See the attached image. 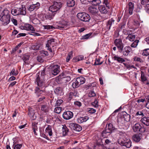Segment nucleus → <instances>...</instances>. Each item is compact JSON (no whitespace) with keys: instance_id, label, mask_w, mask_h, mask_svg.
Returning <instances> with one entry per match:
<instances>
[{"instance_id":"1","label":"nucleus","mask_w":149,"mask_h":149,"mask_svg":"<svg viewBox=\"0 0 149 149\" xmlns=\"http://www.w3.org/2000/svg\"><path fill=\"white\" fill-rule=\"evenodd\" d=\"M10 19L9 11L7 9L4 10L0 16V20L3 25H6L9 24Z\"/></svg>"},{"instance_id":"2","label":"nucleus","mask_w":149,"mask_h":149,"mask_svg":"<svg viewBox=\"0 0 149 149\" xmlns=\"http://www.w3.org/2000/svg\"><path fill=\"white\" fill-rule=\"evenodd\" d=\"M130 115L125 112H124L123 116L118 119L117 122L119 125L122 126L125 124V121H124L128 122L130 120Z\"/></svg>"},{"instance_id":"3","label":"nucleus","mask_w":149,"mask_h":149,"mask_svg":"<svg viewBox=\"0 0 149 149\" xmlns=\"http://www.w3.org/2000/svg\"><path fill=\"white\" fill-rule=\"evenodd\" d=\"M118 143L121 146L130 148L131 146V142L130 139L125 138H121L118 140Z\"/></svg>"},{"instance_id":"4","label":"nucleus","mask_w":149,"mask_h":149,"mask_svg":"<svg viewBox=\"0 0 149 149\" xmlns=\"http://www.w3.org/2000/svg\"><path fill=\"white\" fill-rule=\"evenodd\" d=\"M12 14L15 16L17 15H25L26 14V8H23L22 7L20 8H14L11 10Z\"/></svg>"},{"instance_id":"5","label":"nucleus","mask_w":149,"mask_h":149,"mask_svg":"<svg viewBox=\"0 0 149 149\" xmlns=\"http://www.w3.org/2000/svg\"><path fill=\"white\" fill-rule=\"evenodd\" d=\"M77 17L81 20L84 22H88L90 19L89 15L85 12L78 13Z\"/></svg>"},{"instance_id":"6","label":"nucleus","mask_w":149,"mask_h":149,"mask_svg":"<svg viewBox=\"0 0 149 149\" xmlns=\"http://www.w3.org/2000/svg\"><path fill=\"white\" fill-rule=\"evenodd\" d=\"M85 81V79L81 77L77 78L75 81L72 83V86L73 88H77L82 84H84Z\"/></svg>"},{"instance_id":"7","label":"nucleus","mask_w":149,"mask_h":149,"mask_svg":"<svg viewBox=\"0 0 149 149\" xmlns=\"http://www.w3.org/2000/svg\"><path fill=\"white\" fill-rule=\"evenodd\" d=\"M62 5L61 2H54L52 5L49 7V10L53 13L56 12L61 7Z\"/></svg>"},{"instance_id":"8","label":"nucleus","mask_w":149,"mask_h":149,"mask_svg":"<svg viewBox=\"0 0 149 149\" xmlns=\"http://www.w3.org/2000/svg\"><path fill=\"white\" fill-rule=\"evenodd\" d=\"M36 82L38 86H44V79L43 76L40 77L39 75H38L36 79L35 83Z\"/></svg>"},{"instance_id":"9","label":"nucleus","mask_w":149,"mask_h":149,"mask_svg":"<svg viewBox=\"0 0 149 149\" xmlns=\"http://www.w3.org/2000/svg\"><path fill=\"white\" fill-rule=\"evenodd\" d=\"M82 4H88L89 3H91L93 5L97 6L100 4L101 2L100 0H80Z\"/></svg>"},{"instance_id":"10","label":"nucleus","mask_w":149,"mask_h":149,"mask_svg":"<svg viewBox=\"0 0 149 149\" xmlns=\"http://www.w3.org/2000/svg\"><path fill=\"white\" fill-rule=\"evenodd\" d=\"M115 43L119 50H120V52H122L124 46L122 40L120 39H116L115 40Z\"/></svg>"},{"instance_id":"11","label":"nucleus","mask_w":149,"mask_h":149,"mask_svg":"<svg viewBox=\"0 0 149 149\" xmlns=\"http://www.w3.org/2000/svg\"><path fill=\"white\" fill-rule=\"evenodd\" d=\"M69 127L72 129L78 132H79L82 130L81 127L79 125L74 123H70Z\"/></svg>"},{"instance_id":"12","label":"nucleus","mask_w":149,"mask_h":149,"mask_svg":"<svg viewBox=\"0 0 149 149\" xmlns=\"http://www.w3.org/2000/svg\"><path fill=\"white\" fill-rule=\"evenodd\" d=\"M51 69L52 73L54 75H57L60 72V66L58 65L52 66Z\"/></svg>"},{"instance_id":"13","label":"nucleus","mask_w":149,"mask_h":149,"mask_svg":"<svg viewBox=\"0 0 149 149\" xmlns=\"http://www.w3.org/2000/svg\"><path fill=\"white\" fill-rule=\"evenodd\" d=\"M73 115L72 112L70 111H67L63 113V117L65 119L69 120L73 117Z\"/></svg>"},{"instance_id":"14","label":"nucleus","mask_w":149,"mask_h":149,"mask_svg":"<svg viewBox=\"0 0 149 149\" xmlns=\"http://www.w3.org/2000/svg\"><path fill=\"white\" fill-rule=\"evenodd\" d=\"M88 10L90 13L94 15L97 14L98 12V8L93 6L89 7Z\"/></svg>"},{"instance_id":"15","label":"nucleus","mask_w":149,"mask_h":149,"mask_svg":"<svg viewBox=\"0 0 149 149\" xmlns=\"http://www.w3.org/2000/svg\"><path fill=\"white\" fill-rule=\"evenodd\" d=\"M40 6V3L37 2L36 4H33L31 5L29 8V10L31 11H32L35 9L37 10L38 8Z\"/></svg>"},{"instance_id":"16","label":"nucleus","mask_w":149,"mask_h":149,"mask_svg":"<svg viewBox=\"0 0 149 149\" xmlns=\"http://www.w3.org/2000/svg\"><path fill=\"white\" fill-rule=\"evenodd\" d=\"M112 132L106 128L102 132V136L104 138H107L108 135H109L112 133Z\"/></svg>"},{"instance_id":"17","label":"nucleus","mask_w":149,"mask_h":149,"mask_svg":"<svg viewBox=\"0 0 149 149\" xmlns=\"http://www.w3.org/2000/svg\"><path fill=\"white\" fill-rule=\"evenodd\" d=\"M114 22L115 20L113 18H111L108 21L107 26L108 30L111 29V26H113L114 25Z\"/></svg>"},{"instance_id":"18","label":"nucleus","mask_w":149,"mask_h":149,"mask_svg":"<svg viewBox=\"0 0 149 149\" xmlns=\"http://www.w3.org/2000/svg\"><path fill=\"white\" fill-rule=\"evenodd\" d=\"M63 88L58 87L54 90V92L56 94L61 95L63 94Z\"/></svg>"},{"instance_id":"19","label":"nucleus","mask_w":149,"mask_h":149,"mask_svg":"<svg viewBox=\"0 0 149 149\" xmlns=\"http://www.w3.org/2000/svg\"><path fill=\"white\" fill-rule=\"evenodd\" d=\"M28 114L29 116L31 117V119L32 120H34L36 119V117L34 116V111L33 110L32 108L29 109Z\"/></svg>"},{"instance_id":"20","label":"nucleus","mask_w":149,"mask_h":149,"mask_svg":"<svg viewBox=\"0 0 149 149\" xmlns=\"http://www.w3.org/2000/svg\"><path fill=\"white\" fill-rule=\"evenodd\" d=\"M131 49L130 47L129 46H127L125 47L123 51H122L123 54L125 56H126L129 54V53L130 52Z\"/></svg>"},{"instance_id":"21","label":"nucleus","mask_w":149,"mask_h":149,"mask_svg":"<svg viewBox=\"0 0 149 149\" xmlns=\"http://www.w3.org/2000/svg\"><path fill=\"white\" fill-rule=\"evenodd\" d=\"M141 126L139 123H136L133 126V128L134 132H138L140 131L141 129Z\"/></svg>"},{"instance_id":"22","label":"nucleus","mask_w":149,"mask_h":149,"mask_svg":"<svg viewBox=\"0 0 149 149\" xmlns=\"http://www.w3.org/2000/svg\"><path fill=\"white\" fill-rule=\"evenodd\" d=\"M141 121L146 125H149V117H144L141 120Z\"/></svg>"},{"instance_id":"23","label":"nucleus","mask_w":149,"mask_h":149,"mask_svg":"<svg viewBox=\"0 0 149 149\" xmlns=\"http://www.w3.org/2000/svg\"><path fill=\"white\" fill-rule=\"evenodd\" d=\"M98 10L103 14H105L107 13V10L104 6H101L98 7Z\"/></svg>"},{"instance_id":"24","label":"nucleus","mask_w":149,"mask_h":149,"mask_svg":"<svg viewBox=\"0 0 149 149\" xmlns=\"http://www.w3.org/2000/svg\"><path fill=\"white\" fill-rule=\"evenodd\" d=\"M37 123L35 122H33L32 123V128L34 133V134L36 135H37V134L36 132V130L37 131L38 127L37 125Z\"/></svg>"},{"instance_id":"25","label":"nucleus","mask_w":149,"mask_h":149,"mask_svg":"<svg viewBox=\"0 0 149 149\" xmlns=\"http://www.w3.org/2000/svg\"><path fill=\"white\" fill-rule=\"evenodd\" d=\"M129 13L130 15H132L134 9V4L132 2H130L129 3Z\"/></svg>"},{"instance_id":"26","label":"nucleus","mask_w":149,"mask_h":149,"mask_svg":"<svg viewBox=\"0 0 149 149\" xmlns=\"http://www.w3.org/2000/svg\"><path fill=\"white\" fill-rule=\"evenodd\" d=\"M89 119V118L87 116H85L84 117H80L78 118L77 119L78 122L79 123H81L85 122L88 120Z\"/></svg>"},{"instance_id":"27","label":"nucleus","mask_w":149,"mask_h":149,"mask_svg":"<svg viewBox=\"0 0 149 149\" xmlns=\"http://www.w3.org/2000/svg\"><path fill=\"white\" fill-rule=\"evenodd\" d=\"M67 6L69 7L73 6L75 4V1L74 0H66Z\"/></svg>"},{"instance_id":"28","label":"nucleus","mask_w":149,"mask_h":149,"mask_svg":"<svg viewBox=\"0 0 149 149\" xmlns=\"http://www.w3.org/2000/svg\"><path fill=\"white\" fill-rule=\"evenodd\" d=\"M133 139L135 141L139 142L141 140L140 136L139 134H136L133 136Z\"/></svg>"},{"instance_id":"29","label":"nucleus","mask_w":149,"mask_h":149,"mask_svg":"<svg viewBox=\"0 0 149 149\" xmlns=\"http://www.w3.org/2000/svg\"><path fill=\"white\" fill-rule=\"evenodd\" d=\"M24 28L27 30H31L32 31H35V30L33 27L31 25L27 24L24 26Z\"/></svg>"},{"instance_id":"30","label":"nucleus","mask_w":149,"mask_h":149,"mask_svg":"<svg viewBox=\"0 0 149 149\" xmlns=\"http://www.w3.org/2000/svg\"><path fill=\"white\" fill-rule=\"evenodd\" d=\"M41 110L45 113L48 112L49 107L47 104L43 105L41 107Z\"/></svg>"},{"instance_id":"31","label":"nucleus","mask_w":149,"mask_h":149,"mask_svg":"<svg viewBox=\"0 0 149 149\" xmlns=\"http://www.w3.org/2000/svg\"><path fill=\"white\" fill-rule=\"evenodd\" d=\"M114 59L116 60L118 62L122 63L125 61V60L123 58L119 57L117 56H115L113 58Z\"/></svg>"},{"instance_id":"32","label":"nucleus","mask_w":149,"mask_h":149,"mask_svg":"<svg viewBox=\"0 0 149 149\" xmlns=\"http://www.w3.org/2000/svg\"><path fill=\"white\" fill-rule=\"evenodd\" d=\"M135 38V35L131 34H129L128 36L126 37V39L130 41H132L134 40Z\"/></svg>"},{"instance_id":"33","label":"nucleus","mask_w":149,"mask_h":149,"mask_svg":"<svg viewBox=\"0 0 149 149\" xmlns=\"http://www.w3.org/2000/svg\"><path fill=\"white\" fill-rule=\"evenodd\" d=\"M71 80V78L70 76L62 77V80L63 82L65 83Z\"/></svg>"},{"instance_id":"34","label":"nucleus","mask_w":149,"mask_h":149,"mask_svg":"<svg viewBox=\"0 0 149 149\" xmlns=\"http://www.w3.org/2000/svg\"><path fill=\"white\" fill-rule=\"evenodd\" d=\"M69 131L68 129L65 126H63V127L62 132L63 136H66L68 134Z\"/></svg>"},{"instance_id":"35","label":"nucleus","mask_w":149,"mask_h":149,"mask_svg":"<svg viewBox=\"0 0 149 149\" xmlns=\"http://www.w3.org/2000/svg\"><path fill=\"white\" fill-rule=\"evenodd\" d=\"M29 56L27 55H24L23 58L22 59L25 63L27 64H29L28 60H29Z\"/></svg>"},{"instance_id":"36","label":"nucleus","mask_w":149,"mask_h":149,"mask_svg":"<svg viewBox=\"0 0 149 149\" xmlns=\"http://www.w3.org/2000/svg\"><path fill=\"white\" fill-rule=\"evenodd\" d=\"M40 45L36 44L32 46V48L35 50H37L40 49Z\"/></svg>"},{"instance_id":"37","label":"nucleus","mask_w":149,"mask_h":149,"mask_svg":"<svg viewBox=\"0 0 149 149\" xmlns=\"http://www.w3.org/2000/svg\"><path fill=\"white\" fill-rule=\"evenodd\" d=\"M43 86L40 87V86H37L36 88L35 89V93H37L39 92L42 91V88Z\"/></svg>"},{"instance_id":"38","label":"nucleus","mask_w":149,"mask_h":149,"mask_svg":"<svg viewBox=\"0 0 149 149\" xmlns=\"http://www.w3.org/2000/svg\"><path fill=\"white\" fill-rule=\"evenodd\" d=\"M18 74V71L17 70H15V69H13L11 72L10 73V75H14L15 76L17 75Z\"/></svg>"},{"instance_id":"39","label":"nucleus","mask_w":149,"mask_h":149,"mask_svg":"<svg viewBox=\"0 0 149 149\" xmlns=\"http://www.w3.org/2000/svg\"><path fill=\"white\" fill-rule=\"evenodd\" d=\"M139 40H136L131 45V46L132 47H136L138 45V43L139 42Z\"/></svg>"},{"instance_id":"40","label":"nucleus","mask_w":149,"mask_h":149,"mask_svg":"<svg viewBox=\"0 0 149 149\" xmlns=\"http://www.w3.org/2000/svg\"><path fill=\"white\" fill-rule=\"evenodd\" d=\"M62 77H61V76L60 75L57 77L56 78V81L58 84H60L62 82H63L62 80Z\"/></svg>"},{"instance_id":"41","label":"nucleus","mask_w":149,"mask_h":149,"mask_svg":"<svg viewBox=\"0 0 149 149\" xmlns=\"http://www.w3.org/2000/svg\"><path fill=\"white\" fill-rule=\"evenodd\" d=\"M61 107H57L55 108L54 111L56 113H59L61 111Z\"/></svg>"},{"instance_id":"42","label":"nucleus","mask_w":149,"mask_h":149,"mask_svg":"<svg viewBox=\"0 0 149 149\" xmlns=\"http://www.w3.org/2000/svg\"><path fill=\"white\" fill-rule=\"evenodd\" d=\"M100 58H98L97 59L96 58L95 60V61L94 64V65H101L103 63V62L102 61L101 62H100Z\"/></svg>"},{"instance_id":"43","label":"nucleus","mask_w":149,"mask_h":149,"mask_svg":"<svg viewBox=\"0 0 149 149\" xmlns=\"http://www.w3.org/2000/svg\"><path fill=\"white\" fill-rule=\"evenodd\" d=\"M142 55L143 56H148L149 55V49L144 50L142 53Z\"/></svg>"},{"instance_id":"44","label":"nucleus","mask_w":149,"mask_h":149,"mask_svg":"<svg viewBox=\"0 0 149 149\" xmlns=\"http://www.w3.org/2000/svg\"><path fill=\"white\" fill-rule=\"evenodd\" d=\"M107 129L112 131L113 130H115L116 129L113 127L112 124L111 123H109L108 124V127H107Z\"/></svg>"},{"instance_id":"45","label":"nucleus","mask_w":149,"mask_h":149,"mask_svg":"<svg viewBox=\"0 0 149 149\" xmlns=\"http://www.w3.org/2000/svg\"><path fill=\"white\" fill-rule=\"evenodd\" d=\"M63 102V100L61 99L58 100H57L55 106H58L60 105Z\"/></svg>"},{"instance_id":"46","label":"nucleus","mask_w":149,"mask_h":149,"mask_svg":"<svg viewBox=\"0 0 149 149\" xmlns=\"http://www.w3.org/2000/svg\"><path fill=\"white\" fill-rule=\"evenodd\" d=\"M72 52L71 51L69 53L68 55L66 58V61L67 62H68L70 60V58H71V56L72 54Z\"/></svg>"},{"instance_id":"47","label":"nucleus","mask_w":149,"mask_h":149,"mask_svg":"<svg viewBox=\"0 0 149 149\" xmlns=\"http://www.w3.org/2000/svg\"><path fill=\"white\" fill-rule=\"evenodd\" d=\"M92 33H89L86 34L85 35L82 36V38L84 39H88L91 36Z\"/></svg>"},{"instance_id":"48","label":"nucleus","mask_w":149,"mask_h":149,"mask_svg":"<svg viewBox=\"0 0 149 149\" xmlns=\"http://www.w3.org/2000/svg\"><path fill=\"white\" fill-rule=\"evenodd\" d=\"M88 95L90 97H93L96 95V94L94 91H91L89 93Z\"/></svg>"},{"instance_id":"49","label":"nucleus","mask_w":149,"mask_h":149,"mask_svg":"<svg viewBox=\"0 0 149 149\" xmlns=\"http://www.w3.org/2000/svg\"><path fill=\"white\" fill-rule=\"evenodd\" d=\"M43 26L45 29H52L54 28V27L53 26L50 25H45L44 26Z\"/></svg>"},{"instance_id":"50","label":"nucleus","mask_w":149,"mask_h":149,"mask_svg":"<svg viewBox=\"0 0 149 149\" xmlns=\"http://www.w3.org/2000/svg\"><path fill=\"white\" fill-rule=\"evenodd\" d=\"M141 3L142 5H144L149 2V0H140Z\"/></svg>"},{"instance_id":"51","label":"nucleus","mask_w":149,"mask_h":149,"mask_svg":"<svg viewBox=\"0 0 149 149\" xmlns=\"http://www.w3.org/2000/svg\"><path fill=\"white\" fill-rule=\"evenodd\" d=\"M37 61L40 63H42L44 61V59L42 58V57L41 56L37 57Z\"/></svg>"},{"instance_id":"52","label":"nucleus","mask_w":149,"mask_h":149,"mask_svg":"<svg viewBox=\"0 0 149 149\" xmlns=\"http://www.w3.org/2000/svg\"><path fill=\"white\" fill-rule=\"evenodd\" d=\"M14 149H20L22 146L21 144H17L15 146L13 145Z\"/></svg>"},{"instance_id":"53","label":"nucleus","mask_w":149,"mask_h":149,"mask_svg":"<svg viewBox=\"0 0 149 149\" xmlns=\"http://www.w3.org/2000/svg\"><path fill=\"white\" fill-rule=\"evenodd\" d=\"M136 116H144V114L142 111H137L136 114H135Z\"/></svg>"},{"instance_id":"54","label":"nucleus","mask_w":149,"mask_h":149,"mask_svg":"<svg viewBox=\"0 0 149 149\" xmlns=\"http://www.w3.org/2000/svg\"><path fill=\"white\" fill-rule=\"evenodd\" d=\"M74 103L75 105H77L78 107H80L81 105V102L79 101L74 102Z\"/></svg>"},{"instance_id":"55","label":"nucleus","mask_w":149,"mask_h":149,"mask_svg":"<svg viewBox=\"0 0 149 149\" xmlns=\"http://www.w3.org/2000/svg\"><path fill=\"white\" fill-rule=\"evenodd\" d=\"M88 111L89 113H93L96 112V110L92 108H89V110Z\"/></svg>"},{"instance_id":"56","label":"nucleus","mask_w":149,"mask_h":149,"mask_svg":"<svg viewBox=\"0 0 149 149\" xmlns=\"http://www.w3.org/2000/svg\"><path fill=\"white\" fill-rule=\"evenodd\" d=\"M40 21L37 19H34L33 20V22L34 24H37L39 23Z\"/></svg>"},{"instance_id":"57","label":"nucleus","mask_w":149,"mask_h":149,"mask_svg":"<svg viewBox=\"0 0 149 149\" xmlns=\"http://www.w3.org/2000/svg\"><path fill=\"white\" fill-rule=\"evenodd\" d=\"M54 39L52 38L49 40H48L47 41V42L51 46L52 42H54Z\"/></svg>"},{"instance_id":"58","label":"nucleus","mask_w":149,"mask_h":149,"mask_svg":"<svg viewBox=\"0 0 149 149\" xmlns=\"http://www.w3.org/2000/svg\"><path fill=\"white\" fill-rule=\"evenodd\" d=\"M92 104L95 107H98L97 104V101L95 100L94 102L92 103Z\"/></svg>"},{"instance_id":"59","label":"nucleus","mask_w":149,"mask_h":149,"mask_svg":"<svg viewBox=\"0 0 149 149\" xmlns=\"http://www.w3.org/2000/svg\"><path fill=\"white\" fill-rule=\"evenodd\" d=\"M134 60L137 61H139L141 63L143 62V61L139 57L136 58L134 59Z\"/></svg>"},{"instance_id":"60","label":"nucleus","mask_w":149,"mask_h":149,"mask_svg":"<svg viewBox=\"0 0 149 149\" xmlns=\"http://www.w3.org/2000/svg\"><path fill=\"white\" fill-rule=\"evenodd\" d=\"M11 20L15 25L16 26L17 25V22L16 19L12 18L11 19Z\"/></svg>"},{"instance_id":"61","label":"nucleus","mask_w":149,"mask_h":149,"mask_svg":"<svg viewBox=\"0 0 149 149\" xmlns=\"http://www.w3.org/2000/svg\"><path fill=\"white\" fill-rule=\"evenodd\" d=\"M26 34L25 33H19L17 36V38H19L21 36H26Z\"/></svg>"},{"instance_id":"62","label":"nucleus","mask_w":149,"mask_h":149,"mask_svg":"<svg viewBox=\"0 0 149 149\" xmlns=\"http://www.w3.org/2000/svg\"><path fill=\"white\" fill-rule=\"evenodd\" d=\"M119 35V33L118 31H116L115 32V33L114 36L116 38H117L118 37V36Z\"/></svg>"},{"instance_id":"63","label":"nucleus","mask_w":149,"mask_h":149,"mask_svg":"<svg viewBox=\"0 0 149 149\" xmlns=\"http://www.w3.org/2000/svg\"><path fill=\"white\" fill-rule=\"evenodd\" d=\"M141 80L143 81H144L146 80V77L145 76H144L143 75L142 73L141 74Z\"/></svg>"},{"instance_id":"64","label":"nucleus","mask_w":149,"mask_h":149,"mask_svg":"<svg viewBox=\"0 0 149 149\" xmlns=\"http://www.w3.org/2000/svg\"><path fill=\"white\" fill-rule=\"evenodd\" d=\"M66 26V25L65 23L64 24H60L58 26V27L61 28H64Z\"/></svg>"}]
</instances>
